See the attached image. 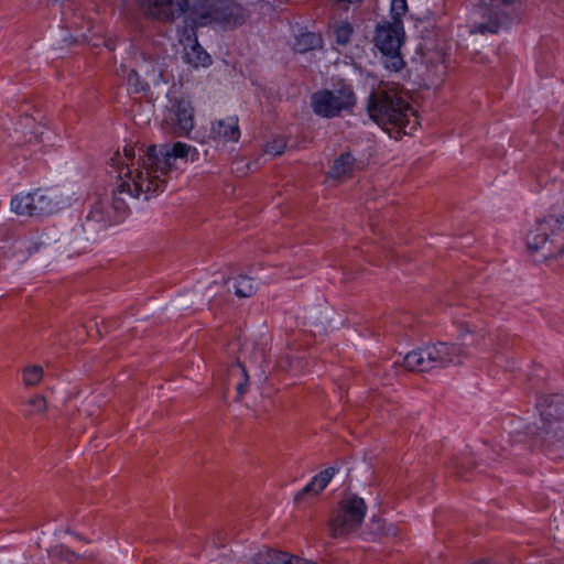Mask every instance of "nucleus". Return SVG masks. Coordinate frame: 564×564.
Segmentation results:
<instances>
[{"label":"nucleus","mask_w":564,"mask_h":564,"mask_svg":"<svg viewBox=\"0 0 564 564\" xmlns=\"http://www.w3.org/2000/svg\"><path fill=\"white\" fill-rule=\"evenodd\" d=\"M262 564H317V563L312 562V561H306V560L300 558L297 556H292L285 552L271 550L265 554Z\"/></svg>","instance_id":"nucleus-23"},{"label":"nucleus","mask_w":564,"mask_h":564,"mask_svg":"<svg viewBox=\"0 0 564 564\" xmlns=\"http://www.w3.org/2000/svg\"><path fill=\"white\" fill-rule=\"evenodd\" d=\"M118 194H120V193L118 192V188H117L116 192H115V195H113V202H112L113 203V207L116 209H120V210L122 209L123 210L126 208V204H124V202L122 199H120L117 196Z\"/></svg>","instance_id":"nucleus-32"},{"label":"nucleus","mask_w":564,"mask_h":564,"mask_svg":"<svg viewBox=\"0 0 564 564\" xmlns=\"http://www.w3.org/2000/svg\"><path fill=\"white\" fill-rule=\"evenodd\" d=\"M11 209L21 216L41 217L56 210V203L51 196L36 189L33 193L18 194L11 199Z\"/></svg>","instance_id":"nucleus-13"},{"label":"nucleus","mask_w":564,"mask_h":564,"mask_svg":"<svg viewBox=\"0 0 564 564\" xmlns=\"http://www.w3.org/2000/svg\"><path fill=\"white\" fill-rule=\"evenodd\" d=\"M216 138L225 142H237L240 138L238 117L230 116L225 120L217 121L216 127L214 126V139Z\"/></svg>","instance_id":"nucleus-18"},{"label":"nucleus","mask_w":564,"mask_h":564,"mask_svg":"<svg viewBox=\"0 0 564 564\" xmlns=\"http://www.w3.org/2000/svg\"><path fill=\"white\" fill-rule=\"evenodd\" d=\"M246 10L232 0H214V23L234 29L245 23Z\"/></svg>","instance_id":"nucleus-15"},{"label":"nucleus","mask_w":564,"mask_h":564,"mask_svg":"<svg viewBox=\"0 0 564 564\" xmlns=\"http://www.w3.org/2000/svg\"><path fill=\"white\" fill-rule=\"evenodd\" d=\"M176 159H189L194 162L199 159V152L196 148L180 141L173 144L148 147L143 158L147 176L143 177L142 172L138 174L132 193L134 195L143 193L147 199L162 193L166 186L164 176L173 169Z\"/></svg>","instance_id":"nucleus-1"},{"label":"nucleus","mask_w":564,"mask_h":564,"mask_svg":"<svg viewBox=\"0 0 564 564\" xmlns=\"http://www.w3.org/2000/svg\"><path fill=\"white\" fill-rule=\"evenodd\" d=\"M219 556L221 557V562L219 564H228L231 562L230 550H228L226 545H221V553Z\"/></svg>","instance_id":"nucleus-31"},{"label":"nucleus","mask_w":564,"mask_h":564,"mask_svg":"<svg viewBox=\"0 0 564 564\" xmlns=\"http://www.w3.org/2000/svg\"><path fill=\"white\" fill-rule=\"evenodd\" d=\"M209 14H210L209 12H206V13L203 15V18H207V17H209Z\"/></svg>","instance_id":"nucleus-34"},{"label":"nucleus","mask_w":564,"mask_h":564,"mask_svg":"<svg viewBox=\"0 0 564 564\" xmlns=\"http://www.w3.org/2000/svg\"><path fill=\"white\" fill-rule=\"evenodd\" d=\"M339 471V467H327L316 474L295 496V501H302L306 497H315L321 494Z\"/></svg>","instance_id":"nucleus-16"},{"label":"nucleus","mask_w":564,"mask_h":564,"mask_svg":"<svg viewBox=\"0 0 564 564\" xmlns=\"http://www.w3.org/2000/svg\"><path fill=\"white\" fill-rule=\"evenodd\" d=\"M219 276L214 281L218 285L219 295L234 294L239 299L251 297L257 292V284L251 276L238 272L235 268L228 267L217 272Z\"/></svg>","instance_id":"nucleus-14"},{"label":"nucleus","mask_w":564,"mask_h":564,"mask_svg":"<svg viewBox=\"0 0 564 564\" xmlns=\"http://www.w3.org/2000/svg\"><path fill=\"white\" fill-rule=\"evenodd\" d=\"M513 2L514 0H479L477 13L484 21L474 22L470 26V33H497L500 26L508 21L513 9Z\"/></svg>","instance_id":"nucleus-10"},{"label":"nucleus","mask_w":564,"mask_h":564,"mask_svg":"<svg viewBox=\"0 0 564 564\" xmlns=\"http://www.w3.org/2000/svg\"><path fill=\"white\" fill-rule=\"evenodd\" d=\"M249 376L246 368L240 362L231 364L227 369L226 383L235 388L237 398H241L247 392Z\"/></svg>","instance_id":"nucleus-17"},{"label":"nucleus","mask_w":564,"mask_h":564,"mask_svg":"<svg viewBox=\"0 0 564 564\" xmlns=\"http://www.w3.org/2000/svg\"><path fill=\"white\" fill-rule=\"evenodd\" d=\"M126 82L130 94H147L150 91V84L142 78L137 69H130L128 72Z\"/></svg>","instance_id":"nucleus-24"},{"label":"nucleus","mask_w":564,"mask_h":564,"mask_svg":"<svg viewBox=\"0 0 564 564\" xmlns=\"http://www.w3.org/2000/svg\"><path fill=\"white\" fill-rule=\"evenodd\" d=\"M329 28L337 45L346 46L350 42L354 34V26L350 22L335 21Z\"/></svg>","instance_id":"nucleus-20"},{"label":"nucleus","mask_w":564,"mask_h":564,"mask_svg":"<svg viewBox=\"0 0 564 564\" xmlns=\"http://www.w3.org/2000/svg\"><path fill=\"white\" fill-rule=\"evenodd\" d=\"M367 512L365 500L356 495L343 498L329 520L333 538L347 536L356 532L362 524Z\"/></svg>","instance_id":"nucleus-9"},{"label":"nucleus","mask_w":564,"mask_h":564,"mask_svg":"<svg viewBox=\"0 0 564 564\" xmlns=\"http://www.w3.org/2000/svg\"><path fill=\"white\" fill-rule=\"evenodd\" d=\"M286 144L283 140H274L272 142L267 143L265 153L280 155L284 152Z\"/></svg>","instance_id":"nucleus-30"},{"label":"nucleus","mask_w":564,"mask_h":564,"mask_svg":"<svg viewBox=\"0 0 564 564\" xmlns=\"http://www.w3.org/2000/svg\"><path fill=\"white\" fill-rule=\"evenodd\" d=\"M367 112L370 119L380 126L393 124L400 128L409 123V116L413 113L399 88L389 84H380L371 91Z\"/></svg>","instance_id":"nucleus-2"},{"label":"nucleus","mask_w":564,"mask_h":564,"mask_svg":"<svg viewBox=\"0 0 564 564\" xmlns=\"http://www.w3.org/2000/svg\"><path fill=\"white\" fill-rule=\"evenodd\" d=\"M28 404L32 406L31 410L25 412V415H32L35 413L44 412L46 410V400L42 395H35L28 401Z\"/></svg>","instance_id":"nucleus-28"},{"label":"nucleus","mask_w":564,"mask_h":564,"mask_svg":"<svg viewBox=\"0 0 564 564\" xmlns=\"http://www.w3.org/2000/svg\"><path fill=\"white\" fill-rule=\"evenodd\" d=\"M143 158L144 154L140 156L138 161V167L134 169L135 149L130 144L123 148L122 154L120 152H116L110 158V166L116 170L120 180V183L118 184L119 193H126L133 198L140 196L134 195L132 192L134 189V182L138 174L142 172V176H147L145 167L143 165Z\"/></svg>","instance_id":"nucleus-11"},{"label":"nucleus","mask_w":564,"mask_h":564,"mask_svg":"<svg viewBox=\"0 0 564 564\" xmlns=\"http://www.w3.org/2000/svg\"><path fill=\"white\" fill-rule=\"evenodd\" d=\"M48 557L52 564H75L82 555L65 545H56L48 551Z\"/></svg>","instance_id":"nucleus-22"},{"label":"nucleus","mask_w":564,"mask_h":564,"mask_svg":"<svg viewBox=\"0 0 564 564\" xmlns=\"http://www.w3.org/2000/svg\"><path fill=\"white\" fill-rule=\"evenodd\" d=\"M355 158L349 153H341L334 162L330 176L333 178H346L349 177L354 171Z\"/></svg>","instance_id":"nucleus-19"},{"label":"nucleus","mask_w":564,"mask_h":564,"mask_svg":"<svg viewBox=\"0 0 564 564\" xmlns=\"http://www.w3.org/2000/svg\"><path fill=\"white\" fill-rule=\"evenodd\" d=\"M184 58L188 64L197 67L199 65H206V62L209 59V55L197 42H195L189 48L185 47Z\"/></svg>","instance_id":"nucleus-25"},{"label":"nucleus","mask_w":564,"mask_h":564,"mask_svg":"<svg viewBox=\"0 0 564 564\" xmlns=\"http://www.w3.org/2000/svg\"><path fill=\"white\" fill-rule=\"evenodd\" d=\"M142 67L144 68V73L148 77H151L152 82L154 84L159 83L160 80L163 79V72L162 69L160 68H156L155 65H150L148 63H144V65H142Z\"/></svg>","instance_id":"nucleus-29"},{"label":"nucleus","mask_w":564,"mask_h":564,"mask_svg":"<svg viewBox=\"0 0 564 564\" xmlns=\"http://www.w3.org/2000/svg\"><path fill=\"white\" fill-rule=\"evenodd\" d=\"M163 110L162 129L175 137H186L194 128V107L188 98L170 89Z\"/></svg>","instance_id":"nucleus-8"},{"label":"nucleus","mask_w":564,"mask_h":564,"mask_svg":"<svg viewBox=\"0 0 564 564\" xmlns=\"http://www.w3.org/2000/svg\"><path fill=\"white\" fill-rule=\"evenodd\" d=\"M408 11L406 0H391L390 3V15L391 22H402V18Z\"/></svg>","instance_id":"nucleus-27"},{"label":"nucleus","mask_w":564,"mask_h":564,"mask_svg":"<svg viewBox=\"0 0 564 564\" xmlns=\"http://www.w3.org/2000/svg\"><path fill=\"white\" fill-rule=\"evenodd\" d=\"M527 247L531 252H541L543 258H555L564 252V216H549L539 221L527 235Z\"/></svg>","instance_id":"nucleus-4"},{"label":"nucleus","mask_w":564,"mask_h":564,"mask_svg":"<svg viewBox=\"0 0 564 564\" xmlns=\"http://www.w3.org/2000/svg\"><path fill=\"white\" fill-rule=\"evenodd\" d=\"M135 3L145 19L163 23L181 18L189 7L188 0H135Z\"/></svg>","instance_id":"nucleus-12"},{"label":"nucleus","mask_w":564,"mask_h":564,"mask_svg":"<svg viewBox=\"0 0 564 564\" xmlns=\"http://www.w3.org/2000/svg\"><path fill=\"white\" fill-rule=\"evenodd\" d=\"M462 355L460 345L438 343L408 352L403 358V365L410 371L424 372L459 362Z\"/></svg>","instance_id":"nucleus-5"},{"label":"nucleus","mask_w":564,"mask_h":564,"mask_svg":"<svg viewBox=\"0 0 564 564\" xmlns=\"http://www.w3.org/2000/svg\"><path fill=\"white\" fill-rule=\"evenodd\" d=\"M43 377L41 366H29L23 370V382L25 386L32 387L37 384Z\"/></svg>","instance_id":"nucleus-26"},{"label":"nucleus","mask_w":564,"mask_h":564,"mask_svg":"<svg viewBox=\"0 0 564 564\" xmlns=\"http://www.w3.org/2000/svg\"><path fill=\"white\" fill-rule=\"evenodd\" d=\"M357 97L350 84H338L334 89H321L311 96V107L315 115L335 118L344 111H351Z\"/></svg>","instance_id":"nucleus-7"},{"label":"nucleus","mask_w":564,"mask_h":564,"mask_svg":"<svg viewBox=\"0 0 564 564\" xmlns=\"http://www.w3.org/2000/svg\"><path fill=\"white\" fill-rule=\"evenodd\" d=\"M20 243H21V246L25 247L29 250L30 254L37 251L40 248V245H37V243H35L33 248H31L28 245V241H25V240H21Z\"/></svg>","instance_id":"nucleus-33"},{"label":"nucleus","mask_w":564,"mask_h":564,"mask_svg":"<svg viewBox=\"0 0 564 564\" xmlns=\"http://www.w3.org/2000/svg\"><path fill=\"white\" fill-rule=\"evenodd\" d=\"M404 35L403 22L382 21L376 26L375 46L382 54L384 67L391 72H400L405 66L400 52Z\"/></svg>","instance_id":"nucleus-6"},{"label":"nucleus","mask_w":564,"mask_h":564,"mask_svg":"<svg viewBox=\"0 0 564 564\" xmlns=\"http://www.w3.org/2000/svg\"><path fill=\"white\" fill-rule=\"evenodd\" d=\"M323 40L321 35L314 32L301 33L294 42V50L299 53H305L307 51L316 50L322 47Z\"/></svg>","instance_id":"nucleus-21"},{"label":"nucleus","mask_w":564,"mask_h":564,"mask_svg":"<svg viewBox=\"0 0 564 564\" xmlns=\"http://www.w3.org/2000/svg\"><path fill=\"white\" fill-rule=\"evenodd\" d=\"M541 426L539 435L550 447L564 449V398L562 395H542L536 403Z\"/></svg>","instance_id":"nucleus-3"}]
</instances>
